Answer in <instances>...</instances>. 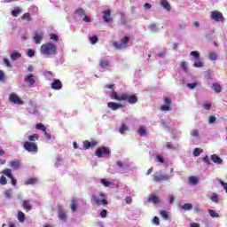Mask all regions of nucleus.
I'll use <instances>...</instances> for the list:
<instances>
[{"instance_id": "49", "label": "nucleus", "mask_w": 227, "mask_h": 227, "mask_svg": "<svg viewBox=\"0 0 227 227\" xmlns=\"http://www.w3.org/2000/svg\"><path fill=\"white\" fill-rule=\"evenodd\" d=\"M0 184L1 185H6V184H8V181L6 180V177L4 176H2L0 177Z\"/></svg>"}, {"instance_id": "17", "label": "nucleus", "mask_w": 227, "mask_h": 227, "mask_svg": "<svg viewBox=\"0 0 227 227\" xmlns=\"http://www.w3.org/2000/svg\"><path fill=\"white\" fill-rule=\"evenodd\" d=\"M147 201L148 203H153L154 205H157V203H160V200L159 199V197L153 193L149 196Z\"/></svg>"}, {"instance_id": "30", "label": "nucleus", "mask_w": 227, "mask_h": 227, "mask_svg": "<svg viewBox=\"0 0 227 227\" xmlns=\"http://www.w3.org/2000/svg\"><path fill=\"white\" fill-rule=\"evenodd\" d=\"M99 67H101V68H107L108 67H111V65L109 64V60H101L99 62Z\"/></svg>"}, {"instance_id": "62", "label": "nucleus", "mask_w": 227, "mask_h": 227, "mask_svg": "<svg viewBox=\"0 0 227 227\" xmlns=\"http://www.w3.org/2000/svg\"><path fill=\"white\" fill-rule=\"evenodd\" d=\"M28 58H33L35 56V51L34 50H28L27 51Z\"/></svg>"}, {"instance_id": "61", "label": "nucleus", "mask_w": 227, "mask_h": 227, "mask_svg": "<svg viewBox=\"0 0 227 227\" xmlns=\"http://www.w3.org/2000/svg\"><path fill=\"white\" fill-rule=\"evenodd\" d=\"M125 201H126L127 205H130V203H132V197L127 196L125 198Z\"/></svg>"}, {"instance_id": "4", "label": "nucleus", "mask_w": 227, "mask_h": 227, "mask_svg": "<svg viewBox=\"0 0 227 227\" xmlns=\"http://www.w3.org/2000/svg\"><path fill=\"white\" fill-rule=\"evenodd\" d=\"M23 148L27 152L38 153V145H36V143L26 141L23 143Z\"/></svg>"}, {"instance_id": "1", "label": "nucleus", "mask_w": 227, "mask_h": 227, "mask_svg": "<svg viewBox=\"0 0 227 227\" xmlns=\"http://www.w3.org/2000/svg\"><path fill=\"white\" fill-rule=\"evenodd\" d=\"M110 98L112 100H117L118 102H128L129 105L137 104L139 98L136 94H129V93H121V95L118 94L116 91H112L110 95Z\"/></svg>"}, {"instance_id": "10", "label": "nucleus", "mask_w": 227, "mask_h": 227, "mask_svg": "<svg viewBox=\"0 0 227 227\" xmlns=\"http://www.w3.org/2000/svg\"><path fill=\"white\" fill-rule=\"evenodd\" d=\"M10 102H12V104H18L19 106H22L24 104V101L19 98V96L15 93H11L9 97Z\"/></svg>"}, {"instance_id": "14", "label": "nucleus", "mask_w": 227, "mask_h": 227, "mask_svg": "<svg viewBox=\"0 0 227 227\" xmlns=\"http://www.w3.org/2000/svg\"><path fill=\"white\" fill-rule=\"evenodd\" d=\"M107 106L109 109H112V111H118V109H121L123 107V105L116 102H109Z\"/></svg>"}, {"instance_id": "51", "label": "nucleus", "mask_w": 227, "mask_h": 227, "mask_svg": "<svg viewBox=\"0 0 227 227\" xmlns=\"http://www.w3.org/2000/svg\"><path fill=\"white\" fill-rule=\"evenodd\" d=\"M153 223L156 226H159V224H160V220L159 219L158 216H154V217H153Z\"/></svg>"}, {"instance_id": "34", "label": "nucleus", "mask_w": 227, "mask_h": 227, "mask_svg": "<svg viewBox=\"0 0 227 227\" xmlns=\"http://www.w3.org/2000/svg\"><path fill=\"white\" fill-rule=\"evenodd\" d=\"M180 207H181V208H183V210H185V211L192 210V204H191V203H186V204H184Z\"/></svg>"}, {"instance_id": "31", "label": "nucleus", "mask_w": 227, "mask_h": 227, "mask_svg": "<svg viewBox=\"0 0 227 227\" xmlns=\"http://www.w3.org/2000/svg\"><path fill=\"white\" fill-rule=\"evenodd\" d=\"M75 14L78 15V17H84L86 15V12H84V9L82 8H78L75 11Z\"/></svg>"}, {"instance_id": "13", "label": "nucleus", "mask_w": 227, "mask_h": 227, "mask_svg": "<svg viewBox=\"0 0 227 227\" xmlns=\"http://www.w3.org/2000/svg\"><path fill=\"white\" fill-rule=\"evenodd\" d=\"M42 40H43V32L35 31L34 35V41L35 42V43H42Z\"/></svg>"}, {"instance_id": "46", "label": "nucleus", "mask_w": 227, "mask_h": 227, "mask_svg": "<svg viewBox=\"0 0 227 227\" xmlns=\"http://www.w3.org/2000/svg\"><path fill=\"white\" fill-rule=\"evenodd\" d=\"M208 214L212 217H219V215L214 209H208Z\"/></svg>"}, {"instance_id": "12", "label": "nucleus", "mask_w": 227, "mask_h": 227, "mask_svg": "<svg viewBox=\"0 0 227 227\" xmlns=\"http://www.w3.org/2000/svg\"><path fill=\"white\" fill-rule=\"evenodd\" d=\"M103 20L104 22L109 23L113 20V17H111V9H107L103 11Z\"/></svg>"}, {"instance_id": "45", "label": "nucleus", "mask_w": 227, "mask_h": 227, "mask_svg": "<svg viewBox=\"0 0 227 227\" xmlns=\"http://www.w3.org/2000/svg\"><path fill=\"white\" fill-rule=\"evenodd\" d=\"M90 43H92V45H95V43H97V42H98V37H97V35H93V36L90 37Z\"/></svg>"}, {"instance_id": "28", "label": "nucleus", "mask_w": 227, "mask_h": 227, "mask_svg": "<svg viewBox=\"0 0 227 227\" xmlns=\"http://www.w3.org/2000/svg\"><path fill=\"white\" fill-rule=\"evenodd\" d=\"M18 220L20 223H24V221H26V215L22 211L18 212Z\"/></svg>"}, {"instance_id": "16", "label": "nucleus", "mask_w": 227, "mask_h": 227, "mask_svg": "<svg viewBox=\"0 0 227 227\" xmlns=\"http://www.w3.org/2000/svg\"><path fill=\"white\" fill-rule=\"evenodd\" d=\"M153 180L154 182H166L167 180H169V177H168V176H164V175H154L153 176Z\"/></svg>"}, {"instance_id": "57", "label": "nucleus", "mask_w": 227, "mask_h": 227, "mask_svg": "<svg viewBox=\"0 0 227 227\" xmlns=\"http://www.w3.org/2000/svg\"><path fill=\"white\" fill-rule=\"evenodd\" d=\"M4 63L7 67V68H12V64L8 59H4Z\"/></svg>"}, {"instance_id": "2", "label": "nucleus", "mask_w": 227, "mask_h": 227, "mask_svg": "<svg viewBox=\"0 0 227 227\" xmlns=\"http://www.w3.org/2000/svg\"><path fill=\"white\" fill-rule=\"evenodd\" d=\"M40 51L44 56H54L58 53V47H56V44L48 43L41 46Z\"/></svg>"}, {"instance_id": "55", "label": "nucleus", "mask_w": 227, "mask_h": 227, "mask_svg": "<svg viewBox=\"0 0 227 227\" xmlns=\"http://www.w3.org/2000/svg\"><path fill=\"white\" fill-rule=\"evenodd\" d=\"M220 184L222 185V187H223L226 194H227V183H224L223 180L220 179L219 181Z\"/></svg>"}, {"instance_id": "63", "label": "nucleus", "mask_w": 227, "mask_h": 227, "mask_svg": "<svg viewBox=\"0 0 227 227\" xmlns=\"http://www.w3.org/2000/svg\"><path fill=\"white\" fill-rule=\"evenodd\" d=\"M181 67H182L183 70H184V72H187V70H188L187 62H182Z\"/></svg>"}, {"instance_id": "43", "label": "nucleus", "mask_w": 227, "mask_h": 227, "mask_svg": "<svg viewBox=\"0 0 227 227\" xmlns=\"http://www.w3.org/2000/svg\"><path fill=\"white\" fill-rule=\"evenodd\" d=\"M91 148V143L88 140L83 141V150H89Z\"/></svg>"}, {"instance_id": "18", "label": "nucleus", "mask_w": 227, "mask_h": 227, "mask_svg": "<svg viewBox=\"0 0 227 227\" xmlns=\"http://www.w3.org/2000/svg\"><path fill=\"white\" fill-rule=\"evenodd\" d=\"M22 208H24L26 212H31V210H33V206H31L29 200H25L22 201Z\"/></svg>"}, {"instance_id": "37", "label": "nucleus", "mask_w": 227, "mask_h": 227, "mask_svg": "<svg viewBox=\"0 0 227 227\" xmlns=\"http://www.w3.org/2000/svg\"><path fill=\"white\" fill-rule=\"evenodd\" d=\"M127 130H129V127H127V124H121L119 132L120 134H125V132H127Z\"/></svg>"}, {"instance_id": "27", "label": "nucleus", "mask_w": 227, "mask_h": 227, "mask_svg": "<svg viewBox=\"0 0 227 227\" xmlns=\"http://www.w3.org/2000/svg\"><path fill=\"white\" fill-rule=\"evenodd\" d=\"M22 13V10L20 7H16L14 10L12 11V17H19Z\"/></svg>"}, {"instance_id": "24", "label": "nucleus", "mask_w": 227, "mask_h": 227, "mask_svg": "<svg viewBox=\"0 0 227 227\" xmlns=\"http://www.w3.org/2000/svg\"><path fill=\"white\" fill-rule=\"evenodd\" d=\"M20 58H22V55H20L19 51H13L11 53V59H12V61L20 59Z\"/></svg>"}, {"instance_id": "53", "label": "nucleus", "mask_w": 227, "mask_h": 227, "mask_svg": "<svg viewBox=\"0 0 227 227\" xmlns=\"http://www.w3.org/2000/svg\"><path fill=\"white\" fill-rule=\"evenodd\" d=\"M99 215L102 217V219H106V217H107V211L106 209H103Z\"/></svg>"}, {"instance_id": "59", "label": "nucleus", "mask_w": 227, "mask_h": 227, "mask_svg": "<svg viewBox=\"0 0 227 227\" xmlns=\"http://www.w3.org/2000/svg\"><path fill=\"white\" fill-rule=\"evenodd\" d=\"M156 162H160L161 164L164 162V158L160 155L156 156Z\"/></svg>"}, {"instance_id": "52", "label": "nucleus", "mask_w": 227, "mask_h": 227, "mask_svg": "<svg viewBox=\"0 0 227 227\" xmlns=\"http://www.w3.org/2000/svg\"><path fill=\"white\" fill-rule=\"evenodd\" d=\"M186 86H187V88H190V90H194V88H196V86H198V83L197 82L187 83Z\"/></svg>"}, {"instance_id": "54", "label": "nucleus", "mask_w": 227, "mask_h": 227, "mask_svg": "<svg viewBox=\"0 0 227 227\" xmlns=\"http://www.w3.org/2000/svg\"><path fill=\"white\" fill-rule=\"evenodd\" d=\"M4 196H5L8 200H10V198H12V190H6V191L4 192Z\"/></svg>"}, {"instance_id": "21", "label": "nucleus", "mask_w": 227, "mask_h": 227, "mask_svg": "<svg viewBox=\"0 0 227 227\" xmlns=\"http://www.w3.org/2000/svg\"><path fill=\"white\" fill-rule=\"evenodd\" d=\"M211 160L215 164H223V159H221L217 154H212Z\"/></svg>"}, {"instance_id": "48", "label": "nucleus", "mask_w": 227, "mask_h": 227, "mask_svg": "<svg viewBox=\"0 0 227 227\" xmlns=\"http://www.w3.org/2000/svg\"><path fill=\"white\" fill-rule=\"evenodd\" d=\"M101 184L105 185V187H109L111 185V181L107 179H101Z\"/></svg>"}, {"instance_id": "15", "label": "nucleus", "mask_w": 227, "mask_h": 227, "mask_svg": "<svg viewBox=\"0 0 227 227\" xmlns=\"http://www.w3.org/2000/svg\"><path fill=\"white\" fill-rule=\"evenodd\" d=\"M58 209H59V219H60V221H67V211H65V209H63V207L61 206H59Z\"/></svg>"}, {"instance_id": "42", "label": "nucleus", "mask_w": 227, "mask_h": 227, "mask_svg": "<svg viewBox=\"0 0 227 227\" xmlns=\"http://www.w3.org/2000/svg\"><path fill=\"white\" fill-rule=\"evenodd\" d=\"M23 20H27L28 22H31V20H33L31 18V14H29L28 12L24 13L22 16Z\"/></svg>"}, {"instance_id": "7", "label": "nucleus", "mask_w": 227, "mask_h": 227, "mask_svg": "<svg viewBox=\"0 0 227 227\" xmlns=\"http://www.w3.org/2000/svg\"><path fill=\"white\" fill-rule=\"evenodd\" d=\"M173 106H171V98L166 97L164 98V105L160 106V111H172Z\"/></svg>"}, {"instance_id": "29", "label": "nucleus", "mask_w": 227, "mask_h": 227, "mask_svg": "<svg viewBox=\"0 0 227 227\" xmlns=\"http://www.w3.org/2000/svg\"><path fill=\"white\" fill-rule=\"evenodd\" d=\"M160 215H161L162 219H164L165 221H168V219H169V213H168V211L166 210L160 211Z\"/></svg>"}, {"instance_id": "22", "label": "nucleus", "mask_w": 227, "mask_h": 227, "mask_svg": "<svg viewBox=\"0 0 227 227\" xmlns=\"http://www.w3.org/2000/svg\"><path fill=\"white\" fill-rule=\"evenodd\" d=\"M212 90H214L215 93H221L223 91V87H221V84H219L218 82H215L212 85Z\"/></svg>"}, {"instance_id": "60", "label": "nucleus", "mask_w": 227, "mask_h": 227, "mask_svg": "<svg viewBox=\"0 0 227 227\" xmlns=\"http://www.w3.org/2000/svg\"><path fill=\"white\" fill-rule=\"evenodd\" d=\"M83 22H91V17L85 14L83 16Z\"/></svg>"}, {"instance_id": "47", "label": "nucleus", "mask_w": 227, "mask_h": 227, "mask_svg": "<svg viewBox=\"0 0 227 227\" xmlns=\"http://www.w3.org/2000/svg\"><path fill=\"white\" fill-rule=\"evenodd\" d=\"M50 39L53 40V42H58L59 40V36L57 34H50Z\"/></svg>"}, {"instance_id": "8", "label": "nucleus", "mask_w": 227, "mask_h": 227, "mask_svg": "<svg viewBox=\"0 0 227 227\" xmlns=\"http://www.w3.org/2000/svg\"><path fill=\"white\" fill-rule=\"evenodd\" d=\"M109 153H111V152L109 151L108 147H101L95 152V155H97L98 159H102L104 155H109Z\"/></svg>"}, {"instance_id": "5", "label": "nucleus", "mask_w": 227, "mask_h": 227, "mask_svg": "<svg viewBox=\"0 0 227 227\" xmlns=\"http://www.w3.org/2000/svg\"><path fill=\"white\" fill-rule=\"evenodd\" d=\"M190 56L193 57V59L195 61L193 64V67L195 68H203L204 67L203 62L200 59V51H191Z\"/></svg>"}, {"instance_id": "33", "label": "nucleus", "mask_w": 227, "mask_h": 227, "mask_svg": "<svg viewBox=\"0 0 227 227\" xmlns=\"http://www.w3.org/2000/svg\"><path fill=\"white\" fill-rule=\"evenodd\" d=\"M35 129L37 130H42L43 132H45V130H47V128L42 122L37 123Z\"/></svg>"}, {"instance_id": "3", "label": "nucleus", "mask_w": 227, "mask_h": 227, "mask_svg": "<svg viewBox=\"0 0 227 227\" xmlns=\"http://www.w3.org/2000/svg\"><path fill=\"white\" fill-rule=\"evenodd\" d=\"M92 201L96 203V205H108L107 200H106V194L99 193L98 195L93 194L92 195Z\"/></svg>"}, {"instance_id": "11", "label": "nucleus", "mask_w": 227, "mask_h": 227, "mask_svg": "<svg viewBox=\"0 0 227 227\" xmlns=\"http://www.w3.org/2000/svg\"><path fill=\"white\" fill-rule=\"evenodd\" d=\"M51 90H59L63 88V83L59 79H55L51 83Z\"/></svg>"}, {"instance_id": "44", "label": "nucleus", "mask_w": 227, "mask_h": 227, "mask_svg": "<svg viewBox=\"0 0 227 227\" xmlns=\"http://www.w3.org/2000/svg\"><path fill=\"white\" fill-rule=\"evenodd\" d=\"M211 201H213V203H219V197L217 196V193H213L211 196Z\"/></svg>"}, {"instance_id": "58", "label": "nucleus", "mask_w": 227, "mask_h": 227, "mask_svg": "<svg viewBox=\"0 0 227 227\" xmlns=\"http://www.w3.org/2000/svg\"><path fill=\"white\" fill-rule=\"evenodd\" d=\"M215 120H216L215 116L211 115V116H209L208 123H210V124L215 123Z\"/></svg>"}, {"instance_id": "64", "label": "nucleus", "mask_w": 227, "mask_h": 227, "mask_svg": "<svg viewBox=\"0 0 227 227\" xmlns=\"http://www.w3.org/2000/svg\"><path fill=\"white\" fill-rule=\"evenodd\" d=\"M4 72H3V71H1L0 70V81L2 82H4Z\"/></svg>"}, {"instance_id": "39", "label": "nucleus", "mask_w": 227, "mask_h": 227, "mask_svg": "<svg viewBox=\"0 0 227 227\" xmlns=\"http://www.w3.org/2000/svg\"><path fill=\"white\" fill-rule=\"evenodd\" d=\"M38 139H40V136H38V134H33L28 137V140H30L31 142L38 141Z\"/></svg>"}, {"instance_id": "41", "label": "nucleus", "mask_w": 227, "mask_h": 227, "mask_svg": "<svg viewBox=\"0 0 227 227\" xmlns=\"http://www.w3.org/2000/svg\"><path fill=\"white\" fill-rule=\"evenodd\" d=\"M202 106L206 111H210V109H212V103L206 102L202 105Z\"/></svg>"}, {"instance_id": "56", "label": "nucleus", "mask_w": 227, "mask_h": 227, "mask_svg": "<svg viewBox=\"0 0 227 227\" xmlns=\"http://www.w3.org/2000/svg\"><path fill=\"white\" fill-rule=\"evenodd\" d=\"M114 47H115V49H123V44L114 42Z\"/></svg>"}, {"instance_id": "36", "label": "nucleus", "mask_w": 227, "mask_h": 227, "mask_svg": "<svg viewBox=\"0 0 227 227\" xmlns=\"http://www.w3.org/2000/svg\"><path fill=\"white\" fill-rule=\"evenodd\" d=\"M201 153H203V149H201V148H195L193 151L194 157H200V155H201Z\"/></svg>"}, {"instance_id": "32", "label": "nucleus", "mask_w": 227, "mask_h": 227, "mask_svg": "<svg viewBox=\"0 0 227 227\" xmlns=\"http://www.w3.org/2000/svg\"><path fill=\"white\" fill-rule=\"evenodd\" d=\"M188 180H189V184H192V185H196L200 181L197 179V177L196 176H190L189 178H188Z\"/></svg>"}, {"instance_id": "19", "label": "nucleus", "mask_w": 227, "mask_h": 227, "mask_svg": "<svg viewBox=\"0 0 227 227\" xmlns=\"http://www.w3.org/2000/svg\"><path fill=\"white\" fill-rule=\"evenodd\" d=\"M35 74H30L29 75H27L24 79L25 82H27L29 86H33L35 84Z\"/></svg>"}, {"instance_id": "25", "label": "nucleus", "mask_w": 227, "mask_h": 227, "mask_svg": "<svg viewBox=\"0 0 227 227\" xmlns=\"http://www.w3.org/2000/svg\"><path fill=\"white\" fill-rule=\"evenodd\" d=\"M38 182V179L36 177H31L25 181V185H35Z\"/></svg>"}, {"instance_id": "38", "label": "nucleus", "mask_w": 227, "mask_h": 227, "mask_svg": "<svg viewBox=\"0 0 227 227\" xmlns=\"http://www.w3.org/2000/svg\"><path fill=\"white\" fill-rule=\"evenodd\" d=\"M71 210H72V212H75V210H77V200H72V201H71Z\"/></svg>"}, {"instance_id": "6", "label": "nucleus", "mask_w": 227, "mask_h": 227, "mask_svg": "<svg viewBox=\"0 0 227 227\" xmlns=\"http://www.w3.org/2000/svg\"><path fill=\"white\" fill-rule=\"evenodd\" d=\"M211 19H212V20H215V22H224V20H226L224 19V16L223 15V12H221L219 11L211 12Z\"/></svg>"}, {"instance_id": "20", "label": "nucleus", "mask_w": 227, "mask_h": 227, "mask_svg": "<svg viewBox=\"0 0 227 227\" xmlns=\"http://www.w3.org/2000/svg\"><path fill=\"white\" fill-rule=\"evenodd\" d=\"M160 6H162V8H164L168 12H169L171 10V4H169V2L168 0H160Z\"/></svg>"}, {"instance_id": "40", "label": "nucleus", "mask_w": 227, "mask_h": 227, "mask_svg": "<svg viewBox=\"0 0 227 227\" xmlns=\"http://www.w3.org/2000/svg\"><path fill=\"white\" fill-rule=\"evenodd\" d=\"M130 42V37L129 36H124L123 38L121 39V43L122 45H127Z\"/></svg>"}, {"instance_id": "9", "label": "nucleus", "mask_w": 227, "mask_h": 227, "mask_svg": "<svg viewBox=\"0 0 227 227\" xmlns=\"http://www.w3.org/2000/svg\"><path fill=\"white\" fill-rule=\"evenodd\" d=\"M2 174L4 175V176H7L8 178L11 179V182L12 185H17V179L13 177V174H12V169L10 168H5L2 171Z\"/></svg>"}, {"instance_id": "26", "label": "nucleus", "mask_w": 227, "mask_h": 227, "mask_svg": "<svg viewBox=\"0 0 227 227\" xmlns=\"http://www.w3.org/2000/svg\"><path fill=\"white\" fill-rule=\"evenodd\" d=\"M137 132H138V135L141 136V137L148 136V133H146V128H145L144 126H140Z\"/></svg>"}, {"instance_id": "23", "label": "nucleus", "mask_w": 227, "mask_h": 227, "mask_svg": "<svg viewBox=\"0 0 227 227\" xmlns=\"http://www.w3.org/2000/svg\"><path fill=\"white\" fill-rule=\"evenodd\" d=\"M10 166L12 168V169H19L20 168V160H12L10 162Z\"/></svg>"}, {"instance_id": "35", "label": "nucleus", "mask_w": 227, "mask_h": 227, "mask_svg": "<svg viewBox=\"0 0 227 227\" xmlns=\"http://www.w3.org/2000/svg\"><path fill=\"white\" fill-rule=\"evenodd\" d=\"M208 58L211 61H215L217 60V53L216 52H214V51H211L209 52L208 54Z\"/></svg>"}, {"instance_id": "50", "label": "nucleus", "mask_w": 227, "mask_h": 227, "mask_svg": "<svg viewBox=\"0 0 227 227\" xmlns=\"http://www.w3.org/2000/svg\"><path fill=\"white\" fill-rule=\"evenodd\" d=\"M203 161L207 164V166H210V164H212V162H210V158L208 157V155H206L204 158H203Z\"/></svg>"}]
</instances>
